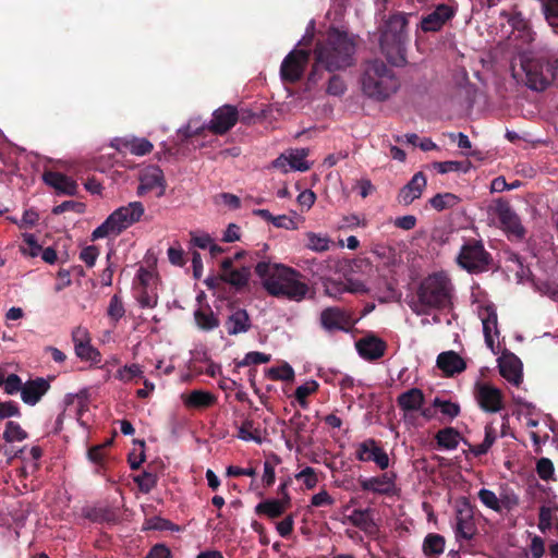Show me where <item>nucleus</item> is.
Instances as JSON below:
<instances>
[{
	"mask_svg": "<svg viewBox=\"0 0 558 558\" xmlns=\"http://www.w3.org/2000/svg\"><path fill=\"white\" fill-rule=\"evenodd\" d=\"M434 168L439 173H448L453 171H466V167L463 162L460 161H438L434 163Z\"/></svg>",
	"mask_w": 558,
	"mask_h": 558,
	"instance_id": "nucleus-57",
	"label": "nucleus"
},
{
	"mask_svg": "<svg viewBox=\"0 0 558 558\" xmlns=\"http://www.w3.org/2000/svg\"><path fill=\"white\" fill-rule=\"evenodd\" d=\"M460 198L452 193L436 194L429 199L433 208L440 211L446 208H452L459 203Z\"/></svg>",
	"mask_w": 558,
	"mask_h": 558,
	"instance_id": "nucleus-38",
	"label": "nucleus"
},
{
	"mask_svg": "<svg viewBox=\"0 0 558 558\" xmlns=\"http://www.w3.org/2000/svg\"><path fill=\"white\" fill-rule=\"evenodd\" d=\"M500 375L511 385L519 387L521 384V360L511 352L505 351L498 359Z\"/></svg>",
	"mask_w": 558,
	"mask_h": 558,
	"instance_id": "nucleus-19",
	"label": "nucleus"
},
{
	"mask_svg": "<svg viewBox=\"0 0 558 558\" xmlns=\"http://www.w3.org/2000/svg\"><path fill=\"white\" fill-rule=\"evenodd\" d=\"M269 361H270L269 354L253 351V352L246 353L244 359L242 361L238 362L236 365L239 367H244V366H248V365L265 364V363H268Z\"/></svg>",
	"mask_w": 558,
	"mask_h": 558,
	"instance_id": "nucleus-49",
	"label": "nucleus"
},
{
	"mask_svg": "<svg viewBox=\"0 0 558 558\" xmlns=\"http://www.w3.org/2000/svg\"><path fill=\"white\" fill-rule=\"evenodd\" d=\"M255 272L271 296L302 302L310 291L304 276L291 267L259 262L255 266Z\"/></svg>",
	"mask_w": 558,
	"mask_h": 558,
	"instance_id": "nucleus-2",
	"label": "nucleus"
},
{
	"mask_svg": "<svg viewBox=\"0 0 558 558\" xmlns=\"http://www.w3.org/2000/svg\"><path fill=\"white\" fill-rule=\"evenodd\" d=\"M48 389L49 383L44 378L29 380L23 385L21 398L24 403L35 405Z\"/></svg>",
	"mask_w": 558,
	"mask_h": 558,
	"instance_id": "nucleus-24",
	"label": "nucleus"
},
{
	"mask_svg": "<svg viewBox=\"0 0 558 558\" xmlns=\"http://www.w3.org/2000/svg\"><path fill=\"white\" fill-rule=\"evenodd\" d=\"M27 437V434L22 427L13 422L9 421L5 424V429L3 432V438L8 442L22 441Z\"/></svg>",
	"mask_w": 558,
	"mask_h": 558,
	"instance_id": "nucleus-43",
	"label": "nucleus"
},
{
	"mask_svg": "<svg viewBox=\"0 0 558 558\" xmlns=\"http://www.w3.org/2000/svg\"><path fill=\"white\" fill-rule=\"evenodd\" d=\"M75 354L86 361L99 362L100 353L97 349H95L90 342L83 343L81 345H75Z\"/></svg>",
	"mask_w": 558,
	"mask_h": 558,
	"instance_id": "nucleus-46",
	"label": "nucleus"
},
{
	"mask_svg": "<svg viewBox=\"0 0 558 558\" xmlns=\"http://www.w3.org/2000/svg\"><path fill=\"white\" fill-rule=\"evenodd\" d=\"M196 325L203 330H213L219 326V320L210 308H198L194 312Z\"/></svg>",
	"mask_w": 558,
	"mask_h": 558,
	"instance_id": "nucleus-34",
	"label": "nucleus"
},
{
	"mask_svg": "<svg viewBox=\"0 0 558 558\" xmlns=\"http://www.w3.org/2000/svg\"><path fill=\"white\" fill-rule=\"evenodd\" d=\"M238 119L236 108L231 105H223L214 111L207 129L214 134L222 135L235 125Z\"/></svg>",
	"mask_w": 558,
	"mask_h": 558,
	"instance_id": "nucleus-14",
	"label": "nucleus"
},
{
	"mask_svg": "<svg viewBox=\"0 0 558 558\" xmlns=\"http://www.w3.org/2000/svg\"><path fill=\"white\" fill-rule=\"evenodd\" d=\"M290 504V496L288 493H284V499H268L266 501L259 502L255 511L256 513H263L268 515L269 518L280 517L286 508Z\"/></svg>",
	"mask_w": 558,
	"mask_h": 558,
	"instance_id": "nucleus-26",
	"label": "nucleus"
},
{
	"mask_svg": "<svg viewBox=\"0 0 558 558\" xmlns=\"http://www.w3.org/2000/svg\"><path fill=\"white\" fill-rule=\"evenodd\" d=\"M107 313L108 316L116 322L123 317L125 311L122 300L119 295L114 294L111 298Z\"/></svg>",
	"mask_w": 558,
	"mask_h": 558,
	"instance_id": "nucleus-52",
	"label": "nucleus"
},
{
	"mask_svg": "<svg viewBox=\"0 0 558 558\" xmlns=\"http://www.w3.org/2000/svg\"><path fill=\"white\" fill-rule=\"evenodd\" d=\"M408 20L403 14L392 15L386 23L380 37V48L390 63L402 66L407 62L405 45Z\"/></svg>",
	"mask_w": 558,
	"mask_h": 558,
	"instance_id": "nucleus-5",
	"label": "nucleus"
},
{
	"mask_svg": "<svg viewBox=\"0 0 558 558\" xmlns=\"http://www.w3.org/2000/svg\"><path fill=\"white\" fill-rule=\"evenodd\" d=\"M44 181L53 187L58 193L75 195L77 192L76 182L60 172L48 171L44 173Z\"/></svg>",
	"mask_w": 558,
	"mask_h": 558,
	"instance_id": "nucleus-22",
	"label": "nucleus"
},
{
	"mask_svg": "<svg viewBox=\"0 0 558 558\" xmlns=\"http://www.w3.org/2000/svg\"><path fill=\"white\" fill-rule=\"evenodd\" d=\"M474 397L478 407L486 413H497L504 408L502 392L489 383H476Z\"/></svg>",
	"mask_w": 558,
	"mask_h": 558,
	"instance_id": "nucleus-10",
	"label": "nucleus"
},
{
	"mask_svg": "<svg viewBox=\"0 0 558 558\" xmlns=\"http://www.w3.org/2000/svg\"><path fill=\"white\" fill-rule=\"evenodd\" d=\"M426 183V177L423 172L415 173L411 181L400 191L399 202L404 205H410L414 199L420 198Z\"/></svg>",
	"mask_w": 558,
	"mask_h": 558,
	"instance_id": "nucleus-21",
	"label": "nucleus"
},
{
	"mask_svg": "<svg viewBox=\"0 0 558 558\" xmlns=\"http://www.w3.org/2000/svg\"><path fill=\"white\" fill-rule=\"evenodd\" d=\"M453 531L458 542L472 539L475 533L472 518L460 512L454 519Z\"/></svg>",
	"mask_w": 558,
	"mask_h": 558,
	"instance_id": "nucleus-28",
	"label": "nucleus"
},
{
	"mask_svg": "<svg viewBox=\"0 0 558 558\" xmlns=\"http://www.w3.org/2000/svg\"><path fill=\"white\" fill-rule=\"evenodd\" d=\"M142 376H143V371H142L141 366L137 364L125 365L122 368H120L116 374V377L122 381H130L136 377H142Z\"/></svg>",
	"mask_w": 558,
	"mask_h": 558,
	"instance_id": "nucleus-50",
	"label": "nucleus"
},
{
	"mask_svg": "<svg viewBox=\"0 0 558 558\" xmlns=\"http://www.w3.org/2000/svg\"><path fill=\"white\" fill-rule=\"evenodd\" d=\"M205 129H207V125L198 124L197 121L191 120L185 126H183L179 130V133L184 138H190V137L201 134Z\"/></svg>",
	"mask_w": 558,
	"mask_h": 558,
	"instance_id": "nucleus-61",
	"label": "nucleus"
},
{
	"mask_svg": "<svg viewBox=\"0 0 558 558\" xmlns=\"http://www.w3.org/2000/svg\"><path fill=\"white\" fill-rule=\"evenodd\" d=\"M457 263L469 272H481L488 267L489 254L481 242L471 240L461 247Z\"/></svg>",
	"mask_w": 558,
	"mask_h": 558,
	"instance_id": "nucleus-8",
	"label": "nucleus"
},
{
	"mask_svg": "<svg viewBox=\"0 0 558 558\" xmlns=\"http://www.w3.org/2000/svg\"><path fill=\"white\" fill-rule=\"evenodd\" d=\"M361 84L366 96L379 101L388 99L400 86L393 71L381 60H372L365 63Z\"/></svg>",
	"mask_w": 558,
	"mask_h": 558,
	"instance_id": "nucleus-3",
	"label": "nucleus"
},
{
	"mask_svg": "<svg viewBox=\"0 0 558 558\" xmlns=\"http://www.w3.org/2000/svg\"><path fill=\"white\" fill-rule=\"evenodd\" d=\"M166 179L162 170L158 166H148L140 174V185L136 194L143 196L146 193L158 189L157 196L161 197L166 192Z\"/></svg>",
	"mask_w": 558,
	"mask_h": 558,
	"instance_id": "nucleus-13",
	"label": "nucleus"
},
{
	"mask_svg": "<svg viewBox=\"0 0 558 558\" xmlns=\"http://www.w3.org/2000/svg\"><path fill=\"white\" fill-rule=\"evenodd\" d=\"M356 349L364 359L377 360L384 355L386 343L373 336L365 337L356 342Z\"/></svg>",
	"mask_w": 558,
	"mask_h": 558,
	"instance_id": "nucleus-25",
	"label": "nucleus"
},
{
	"mask_svg": "<svg viewBox=\"0 0 558 558\" xmlns=\"http://www.w3.org/2000/svg\"><path fill=\"white\" fill-rule=\"evenodd\" d=\"M451 284L444 274H434L425 278L417 291V301L412 310L417 315H426L432 308H442L450 303Z\"/></svg>",
	"mask_w": 558,
	"mask_h": 558,
	"instance_id": "nucleus-4",
	"label": "nucleus"
},
{
	"mask_svg": "<svg viewBox=\"0 0 558 558\" xmlns=\"http://www.w3.org/2000/svg\"><path fill=\"white\" fill-rule=\"evenodd\" d=\"M488 213L498 217L501 228L510 239L521 240L523 238L520 217L510 208L509 203L499 198L488 207Z\"/></svg>",
	"mask_w": 558,
	"mask_h": 558,
	"instance_id": "nucleus-9",
	"label": "nucleus"
},
{
	"mask_svg": "<svg viewBox=\"0 0 558 558\" xmlns=\"http://www.w3.org/2000/svg\"><path fill=\"white\" fill-rule=\"evenodd\" d=\"M356 459L362 462H375L381 470L389 466V457L374 439H366L357 445Z\"/></svg>",
	"mask_w": 558,
	"mask_h": 558,
	"instance_id": "nucleus-17",
	"label": "nucleus"
},
{
	"mask_svg": "<svg viewBox=\"0 0 558 558\" xmlns=\"http://www.w3.org/2000/svg\"><path fill=\"white\" fill-rule=\"evenodd\" d=\"M518 489L519 486L511 483H506L500 487L499 498L502 508L511 510L519 506L520 496L518 494Z\"/></svg>",
	"mask_w": 558,
	"mask_h": 558,
	"instance_id": "nucleus-32",
	"label": "nucleus"
},
{
	"mask_svg": "<svg viewBox=\"0 0 558 558\" xmlns=\"http://www.w3.org/2000/svg\"><path fill=\"white\" fill-rule=\"evenodd\" d=\"M308 61V52L293 50L282 61L280 74L283 81L294 83L302 77Z\"/></svg>",
	"mask_w": 558,
	"mask_h": 558,
	"instance_id": "nucleus-11",
	"label": "nucleus"
},
{
	"mask_svg": "<svg viewBox=\"0 0 558 558\" xmlns=\"http://www.w3.org/2000/svg\"><path fill=\"white\" fill-rule=\"evenodd\" d=\"M121 146L135 156H145L154 148L153 144L146 138L123 140Z\"/></svg>",
	"mask_w": 558,
	"mask_h": 558,
	"instance_id": "nucleus-33",
	"label": "nucleus"
},
{
	"mask_svg": "<svg viewBox=\"0 0 558 558\" xmlns=\"http://www.w3.org/2000/svg\"><path fill=\"white\" fill-rule=\"evenodd\" d=\"M4 391L8 395H14L19 391L22 392V380L16 374H10L8 377L3 375V384Z\"/></svg>",
	"mask_w": 558,
	"mask_h": 558,
	"instance_id": "nucleus-56",
	"label": "nucleus"
},
{
	"mask_svg": "<svg viewBox=\"0 0 558 558\" xmlns=\"http://www.w3.org/2000/svg\"><path fill=\"white\" fill-rule=\"evenodd\" d=\"M251 277V267L242 266L240 268L233 267V259L225 258L221 262V274L219 279L229 283L236 290H241L247 286Z\"/></svg>",
	"mask_w": 558,
	"mask_h": 558,
	"instance_id": "nucleus-16",
	"label": "nucleus"
},
{
	"mask_svg": "<svg viewBox=\"0 0 558 558\" xmlns=\"http://www.w3.org/2000/svg\"><path fill=\"white\" fill-rule=\"evenodd\" d=\"M433 405L438 408L444 415H447L451 418L456 417L460 412V407L457 403L447 400H440L439 398L434 400Z\"/></svg>",
	"mask_w": 558,
	"mask_h": 558,
	"instance_id": "nucleus-51",
	"label": "nucleus"
},
{
	"mask_svg": "<svg viewBox=\"0 0 558 558\" xmlns=\"http://www.w3.org/2000/svg\"><path fill=\"white\" fill-rule=\"evenodd\" d=\"M558 60L556 57H541L525 63V86L535 92H543L557 78Z\"/></svg>",
	"mask_w": 558,
	"mask_h": 558,
	"instance_id": "nucleus-7",
	"label": "nucleus"
},
{
	"mask_svg": "<svg viewBox=\"0 0 558 558\" xmlns=\"http://www.w3.org/2000/svg\"><path fill=\"white\" fill-rule=\"evenodd\" d=\"M268 376L274 380L290 381L294 378V371L288 363H284L280 366L269 368Z\"/></svg>",
	"mask_w": 558,
	"mask_h": 558,
	"instance_id": "nucleus-45",
	"label": "nucleus"
},
{
	"mask_svg": "<svg viewBox=\"0 0 558 558\" xmlns=\"http://www.w3.org/2000/svg\"><path fill=\"white\" fill-rule=\"evenodd\" d=\"M478 498L482 501V504L487 508L497 512L501 511L502 507L500 498L494 492L486 488H482L478 492Z\"/></svg>",
	"mask_w": 558,
	"mask_h": 558,
	"instance_id": "nucleus-44",
	"label": "nucleus"
},
{
	"mask_svg": "<svg viewBox=\"0 0 558 558\" xmlns=\"http://www.w3.org/2000/svg\"><path fill=\"white\" fill-rule=\"evenodd\" d=\"M99 256V250L95 245L84 247L80 253V259L85 263L87 267H93Z\"/></svg>",
	"mask_w": 558,
	"mask_h": 558,
	"instance_id": "nucleus-59",
	"label": "nucleus"
},
{
	"mask_svg": "<svg viewBox=\"0 0 558 558\" xmlns=\"http://www.w3.org/2000/svg\"><path fill=\"white\" fill-rule=\"evenodd\" d=\"M145 213L141 202H131L111 213L92 233V240L118 235L132 225L138 222Z\"/></svg>",
	"mask_w": 558,
	"mask_h": 558,
	"instance_id": "nucleus-6",
	"label": "nucleus"
},
{
	"mask_svg": "<svg viewBox=\"0 0 558 558\" xmlns=\"http://www.w3.org/2000/svg\"><path fill=\"white\" fill-rule=\"evenodd\" d=\"M542 11L548 25L558 34V0H545L542 3Z\"/></svg>",
	"mask_w": 558,
	"mask_h": 558,
	"instance_id": "nucleus-37",
	"label": "nucleus"
},
{
	"mask_svg": "<svg viewBox=\"0 0 558 558\" xmlns=\"http://www.w3.org/2000/svg\"><path fill=\"white\" fill-rule=\"evenodd\" d=\"M359 484L364 492L389 496L396 490V475L386 472L377 476L360 477Z\"/></svg>",
	"mask_w": 558,
	"mask_h": 558,
	"instance_id": "nucleus-15",
	"label": "nucleus"
},
{
	"mask_svg": "<svg viewBox=\"0 0 558 558\" xmlns=\"http://www.w3.org/2000/svg\"><path fill=\"white\" fill-rule=\"evenodd\" d=\"M320 325L327 331L349 330L352 326L350 315L340 307H327L320 313Z\"/></svg>",
	"mask_w": 558,
	"mask_h": 558,
	"instance_id": "nucleus-18",
	"label": "nucleus"
},
{
	"mask_svg": "<svg viewBox=\"0 0 558 558\" xmlns=\"http://www.w3.org/2000/svg\"><path fill=\"white\" fill-rule=\"evenodd\" d=\"M226 328L229 335L246 332L250 328V318L244 310L233 312L226 322Z\"/></svg>",
	"mask_w": 558,
	"mask_h": 558,
	"instance_id": "nucleus-29",
	"label": "nucleus"
},
{
	"mask_svg": "<svg viewBox=\"0 0 558 558\" xmlns=\"http://www.w3.org/2000/svg\"><path fill=\"white\" fill-rule=\"evenodd\" d=\"M343 292H350V293H366L367 288L365 284L356 279H347L345 282H343L342 287Z\"/></svg>",
	"mask_w": 558,
	"mask_h": 558,
	"instance_id": "nucleus-64",
	"label": "nucleus"
},
{
	"mask_svg": "<svg viewBox=\"0 0 558 558\" xmlns=\"http://www.w3.org/2000/svg\"><path fill=\"white\" fill-rule=\"evenodd\" d=\"M69 210H73V211L82 214L85 210V206H84V204L77 203L74 201H65V202L61 203L60 205L56 206L52 209V213L54 215H60V214H63Z\"/></svg>",
	"mask_w": 558,
	"mask_h": 558,
	"instance_id": "nucleus-62",
	"label": "nucleus"
},
{
	"mask_svg": "<svg viewBox=\"0 0 558 558\" xmlns=\"http://www.w3.org/2000/svg\"><path fill=\"white\" fill-rule=\"evenodd\" d=\"M349 520L355 526H357L360 529H366L371 522L369 511L368 510H354L350 514Z\"/></svg>",
	"mask_w": 558,
	"mask_h": 558,
	"instance_id": "nucleus-60",
	"label": "nucleus"
},
{
	"mask_svg": "<svg viewBox=\"0 0 558 558\" xmlns=\"http://www.w3.org/2000/svg\"><path fill=\"white\" fill-rule=\"evenodd\" d=\"M536 472L542 480H549L553 477L555 466L550 459L541 458L536 461Z\"/></svg>",
	"mask_w": 558,
	"mask_h": 558,
	"instance_id": "nucleus-54",
	"label": "nucleus"
},
{
	"mask_svg": "<svg viewBox=\"0 0 558 558\" xmlns=\"http://www.w3.org/2000/svg\"><path fill=\"white\" fill-rule=\"evenodd\" d=\"M454 15L453 7L446 3L437 4L432 12L422 16L420 27L424 33L439 32Z\"/></svg>",
	"mask_w": 558,
	"mask_h": 558,
	"instance_id": "nucleus-12",
	"label": "nucleus"
},
{
	"mask_svg": "<svg viewBox=\"0 0 558 558\" xmlns=\"http://www.w3.org/2000/svg\"><path fill=\"white\" fill-rule=\"evenodd\" d=\"M446 548V539L437 533H428L423 541L422 551L426 557L440 556Z\"/></svg>",
	"mask_w": 558,
	"mask_h": 558,
	"instance_id": "nucleus-31",
	"label": "nucleus"
},
{
	"mask_svg": "<svg viewBox=\"0 0 558 558\" xmlns=\"http://www.w3.org/2000/svg\"><path fill=\"white\" fill-rule=\"evenodd\" d=\"M437 366L447 375L453 376L466 367L464 360L454 351H446L437 356Z\"/></svg>",
	"mask_w": 558,
	"mask_h": 558,
	"instance_id": "nucleus-23",
	"label": "nucleus"
},
{
	"mask_svg": "<svg viewBox=\"0 0 558 558\" xmlns=\"http://www.w3.org/2000/svg\"><path fill=\"white\" fill-rule=\"evenodd\" d=\"M372 253L387 267H393L398 263L397 252L393 247L385 244H375Z\"/></svg>",
	"mask_w": 558,
	"mask_h": 558,
	"instance_id": "nucleus-35",
	"label": "nucleus"
},
{
	"mask_svg": "<svg viewBox=\"0 0 558 558\" xmlns=\"http://www.w3.org/2000/svg\"><path fill=\"white\" fill-rule=\"evenodd\" d=\"M307 150L306 149H295L289 153L287 155L289 162H290V169L296 170V171H306L310 169V165L306 161Z\"/></svg>",
	"mask_w": 558,
	"mask_h": 558,
	"instance_id": "nucleus-40",
	"label": "nucleus"
},
{
	"mask_svg": "<svg viewBox=\"0 0 558 558\" xmlns=\"http://www.w3.org/2000/svg\"><path fill=\"white\" fill-rule=\"evenodd\" d=\"M459 433L453 428H445L437 433L436 439L440 447L446 449H454L459 444Z\"/></svg>",
	"mask_w": 558,
	"mask_h": 558,
	"instance_id": "nucleus-39",
	"label": "nucleus"
},
{
	"mask_svg": "<svg viewBox=\"0 0 558 558\" xmlns=\"http://www.w3.org/2000/svg\"><path fill=\"white\" fill-rule=\"evenodd\" d=\"M318 389V384L315 380L306 381L305 384L299 386L295 390V398L299 401L300 405L305 408L307 405L306 398L314 393Z\"/></svg>",
	"mask_w": 558,
	"mask_h": 558,
	"instance_id": "nucleus-47",
	"label": "nucleus"
},
{
	"mask_svg": "<svg viewBox=\"0 0 558 558\" xmlns=\"http://www.w3.org/2000/svg\"><path fill=\"white\" fill-rule=\"evenodd\" d=\"M137 301L142 307L154 308L157 305V293L147 288H142L138 292Z\"/></svg>",
	"mask_w": 558,
	"mask_h": 558,
	"instance_id": "nucleus-53",
	"label": "nucleus"
},
{
	"mask_svg": "<svg viewBox=\"0 0 558 558\" xmlns=\"http://www.w3.org/2000/svg\"><path fill=\"white\" fill-rule=\"evenodd\" d=\"M296 480H302L307 489H312L317 485L318 478L315 470L311 466H306L295 475Z\"/></svg>",
	"mask_w": 558,
	"mask_h": 558,
	"instance_id": "nucleus-55",
	"label": "nucleus"
},
{
	"mask_svg": "<svg viewBox=\"0 0 558 558\" xmlns=\"http://www.w3.org/2000/svg\"><path fill=\"white\" fill-rule=\"evenodd\" d=\"M238 437L245 441H254L256 444L263 442V436L260 430L257 427H255L253 421L248 420L243 422V424L239 427Z\"/></svg>",
	"mask_w": 558,
	"mask_h": 558,
	"instance_id": "nucleus-36",
	"label": "nucleus"
},
{
	"mask_svg": "<svg viewBox=\"0 0 558 558\" xmlns=\"http://www.w3.org/2000/svg\"><path fill=\"white\" fill-rule=\"evenodd\" d=\"M183 402L187 408H208L216 402V397L204 390H193L190 395L182 396Z\"/></svg>",
	"mask_w": 558,
	"mask_h": 558,
	"instance_id": "nucleus-30",
	"label": "nucleus"
},
{
	"mask_svg": "<svg viewBox=\"0 0 558 558\" xmlns=\"http://www.w3.org/2000/svg\"><path fill=\"white\" fill-rule=\"evenodd\" d=\"M307 244L306 246L315 252H325L329 248L331 240L328 235L317 234L314 232H307Z\"/></svg>",
	"mask_w": 558,
	"mask_h": 558,
	"instance_id": "nucleus-41",
	"label": "nucleus"
},
{
	"mask_svg": "<svg viewBox=\"0 0 558 558\" xmlns=\"http://www.w3.org/2000/svg\"><path fill=\"white\" fill-rule=\"evenodd\" d=\"M356 37L345 31L331 28L323 40L316 43L314 65L308 80L315 82L318 69L328 72L345 71L355 64Z\"/></svg>",
	"mask_w": 558,
	"mask_h": 558,
	"instance_id": "nucleus-1",
	"label": "nucleus"
},
{
	"mask_svg": "<svg viewBox=\"0 0 558 558\" xmlns=\"http://www.w3.org/2000/svg\"><path fill=\"white\" fill-rule=\"evenodd\" d=\"M478 316L482 320L485 342L487 347L493 350L495 344V338H497L499 335L497 328L496 310L490 305L480 307Z\"/></svg>",
	"mask_w": 558,
	"mask_h": 558,
	"instance_id": "nucleus-20",
	"label": "nucleus"
},
{
	"mask_svg": "<svg viewBox=\"0 0 558 558\" xmlns=\"http://www.w3.org/2000/svg\"><path fill=\"white\" fill-rule=\"evenodd\" d=\"M24 242L26 244V246L22 248L24 254L35 257L41 251V246L37 243L35 235L24 234Z\"/></svg>",
	"mask_w": 558,
	"mask_h": 558,
	"instance_id": "nucleus-63",
	"label": "nucleus"
},
{
	"mask_svg": "<svg viewBox=\"0 0 558 558\" xmlns=\"http://www.w3.org/2000/svg\"><path fill=\"white\" fill-rule=\"evenodd\" d=\"M345 90L347 85L344 81L338 75H332L328 82L327 93L332 96H341Z\"/></svg>",
	"mask_w": 558,
	"mask_h": 558,
	"instance_id": "nucleus-58",
	"label": "nucleus"
},
{
	"mask_svg": "<svg viewBox=\"0 0 558 558\" xmlns=\"http://www.w3.org/2000/svg\"><path fill=\"white\" fill-rule=\"evenodd\" d=\"M134 482L138 485V488L143 493H149L157 485V476L154 473L144 472L141 475L134 477Z\"/></svg>",
	"mask_w": 558,
	"mask_h": 558,
	"instance_id": "nucleus-48",
	"label": "nucleus"
},
{
	"mask_svg": "<svg viewBox=\"0 0 558 558\" xmlns=\"http://www.w3.org/2000/svg\"><path fill=\"white\" fill-rule=\"evenodd\" d=\"M424 393L418 388H412L401 393L398 399V405L405 412L417 411L424 403Z\"/></svg>",
	"mask_w": 558,
	"mask_h": 558,
	"instance_id": "nucleus-27",
	"label": "nucleus"
},
{
	"mask_svg": "<svg viewBox=\"0 0 558 558\" xmlns=\"http://www.w3.org/2000/svg\"><path fill=\"white\" fill-rule=\"evenodd\" d=\"M495 440H496L495 429L492 426L487 425L485 427V438H484V440L481 444H478V445L471 446L470 450L475 456L485 454L490 449V447L493 446Z\"/></svg>",
	"mask_w": 558,
	"mask_h": 558,
	"instance_id": "nucleus-42",
	"label": "nucleus"
}]
</instances>
